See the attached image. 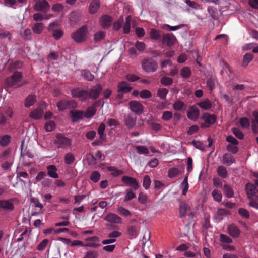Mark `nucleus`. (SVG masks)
<instances>
[{
	"label": "nucleus",
	"mask_w": 258,
	"mask_h": 258,
	"mask_svg": "<svg viewBox=\"0 0 258 258\" xmlns=\"http://www.w3.org/2000/svg\"><path fill=\"white\" fill-rule=\"evenodd\" d=\"M88 28L86 25H83L71 34V38L78 43L85 41L88 38Z\"/></svg>",
	"instance_id": "1"
},
{
	"label": "nucleus",
	"mask_w": 258,
	"mask_h": 258,
	"mask_svg": "<svg viewBox=\"0 0 258 258\" xmlns=\"http://www.w3.org/2000/svg\"><path fill=\"white\" fill-rule=\"evenodd\" d=\"M22 79V75L20 72H15L12 75L7 77L5 80V85L6 87L11 88L16 86L21 82Z\"/></svg>",
	"instance_id": "2"
},
{
	"label": "nucleus",
	"mask_w": 258,
	"mask_h": 258,
	"mask_svg": "<svg viewBox=\"0 0 258 258\" xmlns=\"http://www.w3.org/2000/svg\"><path fill=\"white\" fill-rule=\"evenodd\" d=\"M142 69L147 73L155 72L158 69L157 62L151 58H145L141 61Z\"/></svg>",
	"instance_id": "3"
},
{
	"label": "nucleus",
	"mask_w": 258,
	"mask_h": 258,
	"mask_svg": "<svg viewBox=\"0 0 258 258\" xmlns=\"http://www.w3.org/2000/svg\"><path fill=\"white\" fill-rule=\"evenodd\" d=\"M54 143L58 149H68L71 146V140L62 134L56 135Z\"/></svg>",
	"instance_id": "4"
},
{
	"label": "nucleus",
	"mask_w": 258,
	"mask_h": 258,
	"mask_svg": "<svg viewBox=\"0 0 258 258\" xmlns=\"http://www.w3.org/2000/svg\"><path fill=\"white\" fill-rule=\"evenodd\" d=\"M71 94L74 98H78L82 102L88 100V90H83L80 88H75L71 90Z\"/></svg>",
	"instance_id": "5"
},
{
	"label": "nucleus",
	"mask_w": 258,
	"mask_h": 258,
	"mask_svg": "<svg viewBox=\"0 0 258 258\" xmlns=\"http://www.w3.org/2000/svg\"><path fill=\"white\" fill-rule=\"evenodd\" d=\"M47 174L44 171L39 172L36 177V182H40L43 187L49 188L51 187L52 180L48 178H46Z\"/></svg>",
	"instance_id": "6"
},
{
	"label": "nucleus",
	"mask_w": 258,
	"mask_h": 258,
	"mask_svg": "<svg viewBox=\"0 0 258 258\" xmlns=\"http://www.w3.org/2000/svg\"><path fill=\"white\" fill-rule=\"evenodd\" d=\"M50 7V5L46 0H36L33 6L35 11L42 13L48 12Z\"/></svg>",
	"instance_id": "7"
},
{
	"label": "nucleus",
	"mask_w": 258,
	"mask_h": 258,
	"mask_svg": "<svg viewBox=\"0 0 258 258\" xmlns=\"http://www.w3.org/2000/svg\"><path fill=\"white\" fill-rule=\"evenodd\" d=\"M201 118L205 122L204 123L201 124V127L203 128H206L215 122L217 117L216 115L214 114H210V113L206 112L203 114Z\"/></svg>",
	"instance_id": "8"
},
{
	"label": "nucleus",
	"mask_w": 258,
	"mask_h": 258,
	"mask_svg": "<svg viewBox=\"0 0 258 258\" xmlns=\"http://www.w3.org/2000/svg\"><path fill=\"white\" fill-rule=\"evenodd\" d=\"M245 190L249 199L258 200V190L253 183H248L245 186Z\"/></svg>",
	"instance_id": "9"
},
{
	"label": "nucleus",
	"mask_w": 258,
	"mask_h": 258,
	"mask_svg": "<svg viewBox=\"0 0 258 258\" xmlns=\"http://www.w3.org/2000/svg\"><path fill=\"white\" fill-rule=\"evenodd\" d=\"M101 90L102 87L99 84L93 86L89 91H88L89 99L96 100L99 97Z\"/></svg>",
	"instance_id": "10"
},
{
	"label": "nucleus",
	"mask_w": 258,
	"mask_h": 258,
	"mask_svg": "<svg viewBox=\"0 0 258 258\" xmlns=\"http://www.w3.org/2000/svg\"><path fill=\"white\" fill-rule=\"evenodd\" d=\"M81 12L79 10H76L71 12L69 16L70 24L72 26L77 24L81 21Z\"/></svg>",
	"instance_id": "11"
},
{
	"label": "nucleus",
	"mask_w": 258,
	"mask_h": 258,
	"mask_svg": "<svg viewBox=\"0 0 258 258\" xmlns=\"http://www.w3.org/2000/svg\"><path fill=\"white\" fill-rule=\"evenodd\" d=\"M122 181L128 186H131L134 190H137L139 187L138 182L135 178L124 176L121 178Z\"/></svg>",
	"instance_id": "12"
},
{
	"label": "nucleus",
	"mask_w": 258,
	"mask_h": 258,
	"mask_svg": "<svg viewBox=\"0 0 258 258\" xmlns=\"http://www.w3.org/2000/svg\"><path fill=\"white\" fill-rule=\"evenodd\" d=\"M176 41L175 36L172 33H167L162 37V43L168 47L174 45Z\"/></svg>",
	"instance_id": "13"
},
{
	"label": "nucleus",
	"mask_w": 258,
	"mask_h": 258,
	"mask_svg": "<svg viewBox=\"0 0 258 258\" xmlns=\"http://www.w3.org/2000/svg\"><path fill=\"white\" fill-rule=\"evenodd\" d=\"M130 108L134 112L140 115L143 111V106L137 101H131L129 103Z\"/></svg>",
	"instance_id": "14"
},
{
	"label": "nucleus",
	"mask_w": 258,
	"mask_h": 258,
	"mask_svg": "<svg viewBox=\"0 0 258 258\" xmlns=\"http://www.w3.org/2000/svg\"><path fill=\"white\" fill-rule=\"evenodd\" d=\"M103 219L108 222L114 224H121L122 223L121 218L116 214L108 213L104 217Z\"/></svg>",
	"instance_id": "15"
},
{
	"label": "nucleus",
	"mask_w": 258,
	"mask_h": 258,
	"mask_svg": "<svg viewBox=\"0 0 258 258\" xmlns=\"http://www.w3.org/2000/svg\"><path fill=\"white\" fill-rule=\"evenodd\" d=\"M227 233L233 238H237L240 234V230L234 224L229 225L227 229Z\"/></svg>",
	"instance_id": "16"
},
{
	"label": "nucleus",
	"mask_w": 258,
	"mask_h": 258,
	"mask_svg": "<svg viewBox=\"0 0 258 258\" xmlns=\"http://www.w3.org/2000/svg\"><path fill=\"white\" fill-rule=\"evenodd\" d=\"M112 18L108 15L102 16L100 19V24L104 29L108 28L112 23Z\"/></svg>",
	"instance_id": "17"
},
{
	"label": "nucleus",
	"mask_w": 258,
	"mask_h": 258,
	"mask_svg": "<svg viewBox=\"0 0 258 258\" xmlns=\"http://www.w3.org/2000/svg\"><path fill=\"white\" fill-rule=\"evenodd\" d=\"M47 175L50 178L57 179L59 177L57 169L54 165H48L46 167Z\"/></svg>",
	"instance_id": "18"
},
{
	"label": "nucleus",
	"mask_w": 258,
	"mask_h": 258,
	"mask_svg": "<svg viewBox=\"0 0 258 258\" xmlns=\"http://www.w3.org/2000/svg\"><path fill=\"white\" fill-rule=\"evenodd\" d=\"M235 162L233 156L228 153L224 154L222 156V163L227 166H230Z\"/></svg>",
	"instance_id": "19"
},
{
	"label": "nucleus",
	"mask_w": 258,
	"mask_h": 258,
	"mask_svg": "<svg viewBox=\"0 0 258 258\" xmlns=\"http://www.w3.org/2000/svg\"><path fill=\"white\" fill-rule=\"evenodd\" d=\"M14 208V205L10 200H0V210L12 211Z\"/></svg>",
	"instance_id": "20"
},
{
	"label": "nucleus",
	"mask_w": 258,
	"mask_h": 258,
	"mask_svg": "<svg viewBox=\"0 0 258 258\" xmlns=\"http://www.w3.org/2000/svg\"><path fill=\"white\" fill-rule=\"evenodd\" d=\"M189 205L185 202H181L179 205V217L181 218L186 216L187 211L189 209Z\"/></svg>",
	"instance_id": "21"
},
{
	"label": "nucleus",
	"mask_w": 258,
	"mask_h": 258,
	"mask_svg": "<svg viewBox=\"0 0 258 258\" xmlns=\"http://www.w3.org/2000/svg\"><path fill=\"white\" fill-rule=\"evenodd\" d=\"M136 117L132 114L128 115L125 119V125L129 128H132L136 124Z\"/></svg>",
	"instance_id": "22"
},
{
	"label": "nucleus",
	"mask_w": 258,
	"mask_h": 258,
	"mask_svg": "<svg viewBox=\"0 0 258 258\" xmlns=\"http://www.w3.org/2000/svg\"><path fill=\"white\" fill-rule=\"evenodd\" d=\"M100 1L98 0H92L89 7V12L91 14H95L100 7Z\"/></svg>",
	"instance_id": "23"
},
{
	"label": "nucleus",
	"mask_w": 258,
	"mask_h": 258,
	"mask_svg": "<svg viewBox=\"0 0 258 258\" xmlns=\"http://www.w3.org/2000/svg\"><path fill=\"white\" fill-rule=\"evenodd\" d=\"M200 115V111L198 108H192L187 113V117L191 120L195 121L199 117Z\"/></svg>",
	"instance_id": "24"
},
{
	"label": "nucleus",
	"mask_w": 258,
	"mask_h": 258,
	"mask_svg": "<svg viewBox=\"0 0 258 258\" xmlns=\"http://www.w3.org/2000/svg\"><path fill=\"white\" fill-rule=\"evenodd\" d=\"M71 114L73 122H77L84 117V112L82 111L72 110L71 111Z\"/></svg>",
	"instance_id": "25"
},
{
	"label": "nucleus",
	"mask_w": 258,
	"mask_h": 258,
	"mask_svg": "<svg viewBox=\"0 0 258 258\" xmlns=\"http://www.w3.org/2000/svg\"><path fill=\"white\" fill-rule=\"evenodd\" d=\"M228 214V211L225 209H219L215 214L214 218L217 222L223 220L224 217Z\"/></svg>",
	"instance_id": "26"
},
{
	"label": "nucleus",
	"mask_w": 258,
	"mask_h": 258,
	"mask_svg": "<svg viewBox=\"0 0 258 258\" xmlns=\"http://www.w3.org/2000/svg\"><path fill=\"white\" fill-rule=\"evenodd\" d=\"M179 188L182 190V195L185 196L189 188V184L188 182V174L184 177L182 183L180 184Z\"/></svg>",
	"instance_id": "27"
},
{
	"label": "nucleus",
	"mask_w": 258,
	"mask_h": 258,
	"mask_svg": "<svg viewBox=\"0 0 258 258\" xmlns=\"http://www.w3.org/2000/svg\"><path fill=\"white\" fill-rule=\"evenodd\" d=\"M43 114V111L41 109H36L30 112L29 117L32 119L38 120L40 119Z\"/></svg>",
	"instance_id": "28"
},
{
	"label": "nucleus",
	"mask_w": 258,
	"mask_h": 258,
	"mask_svg": "<svg viewBox=\"0 0 258 258\" xmlns=\"http://www.w3.org/2000/svg\"><path fill=\"white\" fill-rule=\"evenodd\" d=\"M118 92L127 93L130 92L132 87H130L127 83L125 81H122L118 85Z\"/></svg>",
	"instance_id": "29"
},
{
	"label": "nucleus",
	"mask_w": 258,
	"mask_h": 258,
	"mask_svg": "<svg viewBox=\"0 0 258 258\" xmlns=\"http://www.w3.org/2000/svg\"><path fill=\"white\" fill-rule=\"evenodd\" d=\"M44 28V24L42 22L36 23L32 27L33 32L36 34H40Z\"/></svg>",
	"instance_id": "30"
},
{
	"label": "nucleus",
	"mask_w": 258,
	"mask_h": 258,
	"mask_svg": "<svg viewBox=\"0 0 258 258\" xmlns=\"http://www.w3.org/2000/svg\"><path fill=\"white\" fill-rule=\"evenodd\" d=\"M223 192L225 196L228 198H231L234 196L233 188L228 184H224L223 187Z\"/></svg>",
	"instance_id": "31"
},
{
	"label": "nucleus",
	"mask_w": 258,
	"mask_h": 258,
	"mask_svg": "<svg viewBox=\"0 0 258 258\" xmlns=\"http://www.w3.org/2000/svg\"><path fill=\"white\" fill-rule=\"evenodd\" d=\"M127 234L131 238H136L139 234V230L136 226H131L128 228Z\"/></svg>",
	"instance_id": "32"
},
{
	"label": "nucleus",
	"mask_w": 258,
	"mask_h": 258,
	"mask_svg": "<svg viewBox=\"0 0 258 258\" xmlns=\"http://www.w3.org/2000/svg\"><path fill=\"white\" fill-rule=\"evenodd\" d=\"M207 11L210 16L214 20H217L219 18V13L217 9L213 6H209Z\"/></svg>",
	"instance_id": "33"
},
{
	"label": "nucleus",
	"mask_w": 258,
	"mask_h": 258,
	"mask_svg": "<svg viewBox=\"0 0 258 258\" xmlns=\"http://www.w3.org/2000/svg\"><path fill=\"white\" fill-rule=\"evenodd\" d=\"M197 105L203 110H208L212 107V103L209 99H206L199 103Z\"/></svg>",
	"instance_id": "34"
},
{
	"label": "nucleus",
	"mask_w": 258,
	"mask_h": 258,
	"mask_svg": "<svg viewBox=\"0 0 258 258\" xmlns=\"http://www.w3.org/2000/svg\"><path fill=\"white\" fill-rule=\"evenodd\" d=\"M36 101V96L33 95H30L27 96L25 100V106L30 107L32 106Z\"/></svg>",
	"instance_id": "35"
},
{
	"label": "nucleus",
	"mask_w": 258,
	"mask_h": 258,
	"mask_svg": "<svg viewBox=\"0 0 258 258\" xmlns=\"http://www.w3.org/2000/svg\"><path fill=\"white\" fill-rule=\"evenodd\" d=\"M253 55L251 53H247L243 56V61L241 64L242 67H246L249 62L253 59Z\"/></svg>",
	"instance_id": "36"
},
{
	"label": "nucleus",
	"mask_w": 258,
	"mask_h": 258,
	"mask_svg": "<svg viewBox=\"0 0 258 258\" xmlns=\"http://www.w3.org/2000/svg\"><path fill=\"white\" fill-rule=\"evenodd\" d=\"M218 175L222 178H226L228 175L226 168L223 166H219L217 168Z\"/></svg>",
	"instance_id": "37"
},
{
	"label": "nucleus",
	"mask_w": 258,
	"mask_h": 258,
	"mask_svg": "<svg viewBox=\"0 0 258 258\" xmlns=\"http://www.w3.org/2000/svg\"><path fill=\"white\" fill-rule=\"evenodd\" d=\"M96 109L94 106H90L87 108L85 112H84V117L87 118H90L96 113Z\"/></svg>",
	"instance_id": "38"
},
{
	"label": "nucleus",
	"mask_w": 258,
	"mask_h": 258,
	"mask_svg": "<svg viewBox=\"0 0 258 258\" xmlns=\"http://www.w3.org/2000/svg\"><path fill=\"white\" fill-rule=\"evenodd\" d=\"M81 75L84 79L88 81H93L95 78L94 76L92 75L90 71L86 70H82L81 73Z\"/></svg>",
	"instance_id": "39"
},
{
	"label": "nucleus",
	"mask_w": 258,
	"mask_h": 258,
	"mask_svg": "<svg viewBox=\"0 0 258 258\" xmlns=\"http://www.w3.org/2000/svg\"><path fill=\"white\" fill-rule=\"evenodd\" d=\"M191 71L190 69L188 67H184L180 70V75L183 78H188L190 77Z\"/></svg>",
	"instance_id": "40"
},
{
	"label": "nucleus",
	"mask_w": 258,
	"mask_h": 258,
	"mask_svg": "<svg viewBox=\"0 0 258 258\" xmlns=\"http://www.w3.org/2000/svg\"><path fill=\"white\" fill-rule=\"evenodd\" d=\"M105 129V125L103 123H102L99 126L97 132L99 135V139L101 141H104L105 140V135H104V132Z\"/></svg>",
	"instance_id": "41"
},
{
	"label": "nucleus",
	"mask_w": 258,
	"mask_h": 258,
	"mask_svg": "<svg viewBox=\"0 0 258 258\" xmlns=\"http://www.w3.org/2000/svg\"><path fill=\"white\" fill-rule=\"evenodd\" d=\"M150 38L155 40H158L161 38V35L159 32L154 28L151 29L150 31Z\"/></svg>",
	"instance_id": "42"
},
{
	"label": "nucleus",
	"mask_w": 258,
	"mask_h": 258,
	"mask_svg": "<svg viewBox=\"0 0 258 258\" xmlns=\"http://www.w3.org/2000/svg\"><path fill=\"white\" fill-rule=\"evenodd\" d=\"M64 162L67 165H70L72 164L75 160L74 155L69 152L64 157Z\"/></svg>",
	"instance_id": "43"
},
{
	"label": "nucleus",
	"mask_w": 258,
	"mask_h": 258,
	"mask_svg": "<svg viewBox=\"0 0 258 258\" xmlns=\"http://www.w3.org/2000/svg\"><path fill=\"white\" fill-rule=\"evenodd\" d=\"M217 83V80L215 78L210 77L208 79L207 81V86L211 91H212L216 86V84Z\"/></svg>",
	"instance_id": "44"
},
{
	"label": "nucleus",
	"mask_w": 258,
	"mask_h": 258,
	"mask_svg": "<svg viewBox=\"0 0 258 258\" xmlns=\"http://www.w3.org/2000/svg\"><path fill=\"white\" fill-rule=\"evenodd\" d=\"M181 173V171L176 168H172L168 170V176L169 178H173Z\"/></svg>",
	"instance_id": "45"
},
{
	"label": "nucleus",
	"mask_w": 258,
	"mask_h": 258,
	"mask_svg": "<svg viewBox=\"0 0 258 258\" xmlns=\"http://www.w3.org/2000/svg\"><path fill=\"white\" fill-rule=\"evenodd\" d=\"M136 197V195L131 189H127L125 192V196L123 199L124 202H126L132 200Z\"/></svg>",
	"instance_id": "46"
},
{
	"label": "nucleus",
	"mask_w": 258,
	"mask_h": 258,
	"mask_svg": "<svg viewBox=\"0 0 258 258\" xmlns=\"http://www.w3.org/2000/svg\"><path fill=\"white\" fill-rule=\"evenodd\" d=\"M168 93V90L165 88H159L157 93L158 97H160L161 99H165L166 95Z\"/></svg>",
	"instance_id": "47"
},
{
	"label": "nucleus",
	"mask_w": 258,
	"mask_h": 258,
	"mask_svg": "<svg viewBox=\"0 0 258 258\" xmlns=\"http://www.w3.org/2000/svg\"><path fill=\"white\" fill-rule=\"evenodd\" d=\"M52 30L53 31V32L51 33L52 36L55 40H59L62 37L63 32L61 29L59 28L56 30H54L52 29Z\"/></svg>",
	"instance_id": "48"
},
{
	"label": "nucleus",
	"mask_w": 258,
	"mask_h": 258,
	"mask_svg": "<svg viewBox=\"0 0 258 258\" xmlns=\"http://www.w3.org/2000/svg\"><path fill=\"white\" fill-rule=\"evenodd\" d=\"M11 137L9 135H5L1 137L0 139V145L5 147L7 146L10 142Z\"/></svg>",
	"instance_id": "49"
},
{
	"label": "nucleus",
	"mask_w": 258,
	"mask_h": 258,
	"mask_svg": "<svg viewBox=\"0 0 258 258\" xmlns=\"http://www.w3.org/2000/svg\"><path fill=\"white\" fill-rule=\"evenodd\" d=\"M185 3L190 8H193L195 10H200L202 9L201 6L196 3L195 1H192L191 0H185Z\"/></svg>",
	"instance_id": "50"
},
{
	"label": "nucleus",
	"mask_w": 258,
	"mask_h": 258,
	"mask_svg": "<svg viewBox=\"0 0 258 258\" xmlns=\"http://www.w3.org/2000/svg\"><path fill=\"white\" fill-rule=\"evenodd\" d=\"M105 36V33L103 31H98L94 35V40L95 42H99L103 40Z\"/></svg>",
	"instance_id": "51"
},
{
	"label": "nucleus",
	"mask_w": 258,
	"mask_h": 258,
	"mask_svg": "<svg viewBox=\"0 0 258 258\" xmlns=\"http://www.w3.org/2000/svg\"><path fill=\"white\" fill-rule=\"evenodd\" d=\"M160 82L164 86H169L173 83V80L171 78L163 76L161 78Z\"/></svg>",
	"instance_id": "52"
},
{
	"label": "nucleus",
	"mask_w": 258,
	"mask_h": 258,
	"mask_svg": "<svg viewBox=\"0 0 258 258\" xmlns=\"http://www.w3.org/2000/svg\"><path fill=\"white\" fill-rule=\"evenodd\" d=\"M212 195L213 197V199L215 201L220 202L222 200V194L219 190L217 189H214L213 190L212 192Z\"/></svg>",
	"instance_id": "53"
},
{
	"label": "nucleus",
	"mask_w": 258,
	"mask_h": 258,
	"mask_svg": "<svg viewBox=\"0 0 258 258\" xmlns=\"http://www.w3.org/2000/svg\"><path fill=\"white\" fill-rule=\"evenodd\" d=\"M100 174L98 171H93L90 175V179L94 183L97 182L100 179Z\"/></svg>",
	"instance_id": "54"
},
{
	"label": "nucleus",
	"mask_w": 258,
	"mask_h": 258,
	"mask_svg": "<svg viewBox=\"0 0 258 258\" xmlns=\"http://www.w3.org/2000/svg\"><path fill=\"white\" fill-rule=\"evenodd\" d=\"M55 126V123L53 121H48L45 124V129L47 132L52 131Z\"/></svg>",
	"instance_id": "55"
},
{
	"label": "nucleus",
	"mask_w": 258,
	"mask_h": 258,
	"mask_svg": "<svg viewBox=\"0 0 258 258\" xmlns=\"http://www.w3.org/2000/svg\"><path fill=\"white\" fill-rule=\"evenodd\" d=\"M220 241L223 243L229 244L232 243V239L230 238L228 236L221 234L220 235Z\"/></svg>",
	"instance_id": "56"
},
{
	"label": "nucleus",
	"mask_w": 258,
	"mask_h": 258,
	"mask_svg": "<svg viewBox=\"0 0 258 258\" xmlns=\"http://www.w3.org/2000/svg\"><path fill=\"white\" fill-rule=\"evenodd\" d=\"M232 131L233 134L235 136V137L240 139L242 140L244 138V135L242 132L238 128H233L232 129Z\"/></svg>",
	"instance_id": "57"
},
{
	"label": "nucleus",
	"mask_w": 258,
	"mask_h": 258,
	"mask_svg": "<svg viewBox=\"0 0 258 258\" xmlns=\"http://www.w3.org/2000/svg\"><path fill=\"white\" fill-rule=\"evenodd\" d=\"M98 255L96 251H89L85 253L83 258H97Z\"/></svg>",
	"instance_id": "58"
},
{
	"label": "nucleus",
	"mask_w": 258,
	"mask_h": 258,
	"mask_svg": "<svg viewBox=\"0 0 258 258\" xmlns=\"http://www.w3.org/2000/svg\"><path fill=\"white\" fill-rule=\"evenodd\" d=\"M152 94L151 92L148 90H143L140 92V96L143 99H147L151 97Z\"/></svg>",
	"instance_id": "59"
},
{
	"label": "nucleus",
	"mask_w": 258,
	"mask_h": 258,
	"mask_svg": "<svg viewBox=\"0 0 258 258\" xmlns=\"http://www.w3.org/2000/svg\"><path fill=\"white\" fill-rule=\"evenodd\" d=\"M59 26V23L57 21H55L53 22H51L50 23L48 26V30L49 32H51V33H52L53 32V31L52 30H57V29H59L58 28Z\"/></svg>",
	"instance_id": "60"
},
{
	"label": "nucleus",
	"mask_w": 258,
	"mask_h": 258,
	"mask_svg": "<svg viewBox=\"0 0 258 258\" xmlns=\"http://www.w3.org/2000/svg\"><path fill=\"white\" fill-rule=\"evenodd\" d=\"M185 106L184 103L181 101H176L173 105V108L176 111L181 110Z\"/></svg>",
	"instance_id": "61"
},
{
	"label": "nucleus",
	"mask_w": 258,
	"mask_h": 258,
	"mask_svg": "<svg viewBox=\"0 0 258 258\" xmlns=\"http://www.w3.org/2000/svg\"><path fill=\"white\" fill-rule=\"evenodd\" d=\"M173 116L172 112L169 111H165L163 112L162 119L164 121H168L172 118Z\"/></svg>",
	"instance_id": "62"
},
{
	"label": "nucleus",
	"mask_w": 258,
	"mask_h": 258,
	"mask_svg": "<svg viewBox=\"0 0 258 258\" xmlns=\"http://www.w3.org/2000/svg\"><path fill=\"white\" fill-rule=\"evenodd\" d=\"M137 152L139 154H147L149 153L148 149L143 146H139L136 147Z\"/></svg>",
	"instance_id": "63"
},
{
	"label": "nucleus",
	"mask_w": 258,
	"mask_h": 258,
	"mask_svg": "<svg viewBox=\"0 0 258 258\" xmlns=\"http://www.w3.org/2000/svg\"><path fill=\"white\" fill-rule=\"evenodd\" d=\"M240 124L242 127L248 128L250 126V123L248 119L246 117L241 118L240 120Z\"/></svg>",
	"instance_id": "64"
}]
</instances>
